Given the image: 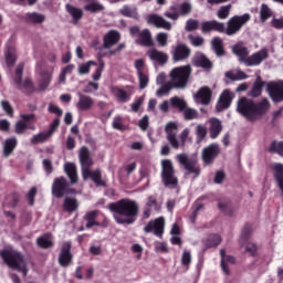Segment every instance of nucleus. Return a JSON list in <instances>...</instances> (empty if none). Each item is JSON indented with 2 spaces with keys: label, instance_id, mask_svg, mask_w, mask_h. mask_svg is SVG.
Returning <instances> with one entry per match:
<instances>
[{
  "label": "nucleus",
  "instance_id": "nucleus-1",
  "mask_svg": "<svg viewBox=\"0 0 283 283\" xmlns=\"http://www.w3.org/2000/svg\"><path fill=\"white\" fill-rule=\"evenodd\" d=\"M107 208L114 213L117 224H134L138 220V203L132 199L124 198L116 202L108 203Z\"/></svg>",
  "mask_w": 283,
  "mask_h": 283
},
{
  "label": "nucleus",
  "instance_id": "nucleus-2",
  "mask_svg": "<svg viewBox=\"0 0 283 283\" xmlns=\"http://www.w3.org/2000/svg\"><path fill=\"white\" fill-rule=\"evenodd\" d=\"M269 109H271V102L266 97L258 103L249 97H240L237 102L238 114L243 116L249 123L260 120Z\"/></svg>",
  "mask_w": 283,
  "mask_h": 283
},
{
  "label": "nucleus",
  "instance_id": "nucleus-3",
  "mask_svg": "<svg viewBox=\"0 0 283 283\" xmlns=\"http://www.w3.org/2000/svg\"><path fill=\"white\" fill-rule=\"evenodd\" d=\"M232 52L239 56V61L244 63L247 67L261 65L262 62L266 61V57L269 56V51H266V49H262L249 56V49L239 44H235L232 48Z\"/></svg>",
  "mask_w": 283,
  "mask_h": 283
},
{
  "label": "nucleus",
  "instance_id": "nucleus-4",
  "mask_svg": "<svg viewBox=\"0 0 283 283\" xmlns=\"http://www.w3.org/2000/svg\"><path fill=\"white\" fill-rule=\"evenodd\" d=\"M0 258L9 269L23 273L24 277L28 275V263H25V256L20 251L4 249L0 251Z\"/></svg>",
  "mask_w": 283,
  "mask_h": 283
},
{
  "label": "nucleus",
  "instance_id": "nucleus-5",
  "mask_svg": "<svg viewBox=\"0 0 283 283\" xmlns=\"http://www.w3.org/2000/svg\"><path fill=\"white\" fill-rule=\"evenodd\" d=\"M192 73L191 64L174 67L169 76L175 90H187Z\"/></svg>",
  "mask_w": 283,
  "mask_h": 283
},
{
  "label": "nucleus",
  "instance_id": "nucleus-6",
  "mask_svg": "<svg viewBox=\"0 0 283 283\" xmlns=\"http://www.w3.org/2000/svg\"><path fill=\"white\" fill-rule=\"evenodd\" d=\"M160 178L166 189H178V176H176V168H174V163L170 159L161 160Z\"/></svg>",
  "mask_w": 283,
  "mask_h": 283
},
{
  "label": "nucleus",
  "instance_id": "nucleus-7",
  "mask_svg": "<svg viewBox=\"0 0 283 283\" xmlns=\"http://www.w3.org/2000/svg\"><path fill=\"white\" fill-rule=\"evenodd\" d=\"M52 196L55 198H63V196H70L71 193H76V190L72 188L71 181L67 178L60 176L53 180L52 184Z\"/></svg>",
  "mask_w": 283,
  "mask_h": 283
},
{
  "label": "nucleus",
  "instance_id": "nucleus-8",
  "mask_svg": "<svg viewBox=\"0 0 283 283\" xmlns=\"http://www.w3.org/2000/svg\"><path fill=\"white\" fill-rule=\"evenodd\" d=\"M176 160L187 170L189 176L193 178H199L201 174L200 165H198V159L196 157H189L187 154H178Z\"/></svg>",
  "mask_w": 283,
  "mask_h": 283
},
{
  "label": "nucleus",
  "instance_id": "nucleus-9",
  "mask_svg": "<svg viewBox=\"0 0 283 283\" xmlns=\"http://www.w3.org/2000/svg\"><path fill=\"white\" fill-rule=\"evenodd\" d=\"M251 21V14L245 13L243 15H234L230 18L227 22V28L224 27V34L228 36H233L242 30V27L247 25Z\"/></svg>",
  "mask_w": 283,
  "mask_h": 283
},
{
  "label": "nucleus",
  "instance_id": "nucleus-10",
  "mask_svg": "<svg viewBox=\"0 0 283 283\" xmlns=\"http://www.w3.org/2000/svg\"><path fill=\"white\" fill-rule=\"evenodd\" d=\"M20 118L21 119L18 120L14 126L15 134H18V136L25 134L27 129H31V132L36 129V126L34 125V123H36V115L34 113L21 114Z\"/></svg>",
  "mask_w": 283,
  "mask_h": 283
},
{
  "label": "nucleus",
  "instance_id": "nucleus-11",
  "mask_svg": "<svg viewBox=\"0 0 283 283\" xmlns=\"http://www.w3.org/2000/svg\"><path fill=\"white\" fill-rule=\"evenodd\" d=\"M144 233H154L156 238H163V235L165 234V218L159 217L154 220H150L144 227Z\"/></svg>",
  "mask_w": 283,
  "mask_h": 283
},
{
  "label": "nucleus",
  "instance_id": "nucleus-12",
  "mask_svg": "<svg viewBox=\"0 0 283 283\" xmlns=\"http://www.w3.org/2000/svg\"><path fill=\"white\" fill-rule=\"evenodd\" d=\"M266 92L273 103H283V81L269 82Z\"/></svg>",
  "mask_w": 283,
  "mask_h": 283
},
{
  "label": "nucleus",
  "instance_id": "nucleus-13",
  "mask_svg": "<svg viewBox=\"0 0 283 283\" xmlns=\"http://www.w3.org/2000/svg\"><path fill=\"white\" fill-rule=\"evenodd\" d=\"M72 260H74V255L72 254V242L65 241L60 250L59 264L60 266H63V269H67V266L72 264Z\"/></svg>",
  "mask_w": 283,
  "mask_h": 283
},
{
  "label": "nucleus",
  "instance_id": "nucleus-14",
  "mask_svg": "<svg viewBox=\"0 0 283 283\" xmlns=\"http://www.w3.org/2000/svg\"><path fill=\"white\" fill-rule=\"evenodd\" d=\"M171 56H172L174 63H180L182 61H187V59L191 56V49L185 43H179L172 48Z\"/></svg>",
  "mask_w": 283,
  "mask_h": 283
},
{
  "label": "nucleus",
  "instance_id": "nucleus-15",
  "mask_svg": "<svg viewBox=\"0 0 283 283\" xmlns=\"http://www.w3.org/2000/svg\"><path fill=\"white\" fill-rule=\"evenodd\" d=\"M218 156H220V146L216 143L205 147L201 153L205 165H213Z\"/></svg>",
  "mask_w": 283,
  "mask_h": 283
},
{
  "label": "nucleus",
  "instance_id": "nucleus-16",
  "mask_svg": "<svg viewBox=\"0 0 283 283\" xmlns=\"http://www.w3.org/2000/svg\"><path fill=\"white\" fill-rule=\"evenodd\" d=\"M78 160H80L82 174L90 170L92 165H94V160L92 159V154L90 153V148H87V146H82L80 148Z\"/></svg>",
  "mask_w": 283,
  "mask_h": 283
},
{
  "label": "nucleus",
  "instance_id": "nucleus-17",
  "mask_svg": "<svg viewBox=\"0 0 283 283\" xmlns=\"http://www.w3.org/2000/svg\"><path fill=\"white\" fill-rule=\"evenodd\" d=\"M165 132L167 134L166 138L170 147H172V149H179L180 142H178V137H176V135L178 134V125H176V123L169 122L166 125Z\"/></svg>",
  "mask_w": 283,
  "mask_h": 283
},
{
  "label": "nucleus",
  "instance_id": "nucleus-18",
  "mask_svg": "<svg viewBox=\"0 0 283 283\" xmlns=\"http://www.w3.org/2000/svg\"><path fill=\"white\" fill-rule=\"evenodd\" d=\"M82 177L83 180H87L88 178H91L96 187H107V182L103 180V174L101 172V169L84 170V172H82Z\"/></svg>",
  "mask_w": 283,
  "mask_h": 283
},
{
  "label": "nucleus",
  "instance_id": "nucleus-19",
  "mask_svg": "<svg viewBox=\"0 0 283 283\" xmlns=\"http://www.w3.org/2000/svg\"><path fill=\"white\" fill-rule=\"evenodd\" d=\"M201 32L202 34H209V32H219L220 34H223L224 23L218 22V20L205 21L201 23Z\"/></svg>",
  "mask_w": 283,
  "mask_h": 283
},
{
  "label": "nucleus",
  "instance_id": "nucleus-20",
  "mask_svg": "<svg viewBox=\"0 0 283 283\" xmlns=\"http://www.w3.org/2000/svg\"><path fill=\"white\" fill-rule=\"evenodd\" d=\"M118 41H120V32L116 30H111L103 36V48L104 50H109L117 45Z\"/></svg>",
  "mask_w": 283,
  "mask_h": 283
},
{
  "label": "nucleus",
  "instance_id": "nucleus-21",
  "mask_svg": "<svg viewBox=\"0 0 283 283\" xmlns=\"http://www.w3.org/2000/svg\"><path fill=\"white\" fill-rule=\"evenodd\" d=\"M191 63L195 67H202V70H211L213 67V62L203 53H197L192 57Z\"/></svg>",
  "mask_w": 283,
  "mask_h": 283
},
{
  "label": "nucleus",
  "instance_id": "nucleus-22",
  "mask_svg": "<svg viewBox=\"0 0 283 283\" xmlns=\"http://www.w3.org/2000/svg\"><path fill=\"white\" fill-rule=\"evenodd\" d=\"M233 101V93L229 90H224L218 101L217 109L218 112H222V109H229L231 107V103Z\"/></svg>",
  "mask_w": 283,
  "mask_h": 283
},
{
  "label": "nucleus",
  "instance_id": "nucleus-23",
  "mask_svg": "<svg viewBox=\"0 0 283 283\" xmlns=\"http://www.w3.org/2000/svg\"><path fill=\"white\" fill-rule=\"evenodd\" d=\"M135 43H137V45H142V48H154L151 31H149V29H144L135 40Z\"/></svg>",
  "mask_w": 283,
  "mask_h": 283
},
{
  "label": "nucleus",
  "instance_id": "nucleus-24",
  "mask_svg": "<svg viewBox=\"0 0 283 283\" xmlns=\"http://www.w3.org/2000/svg\"><path fill=\"white\" fill-rule=\"evenodd\" d=\"M211 96H213V91L209 86H202L195 94V98L200 101L201 105H209L211 103Z\"/></svg>",
  "mask_w": 283,
  "mask_h": 283
},
{
  "label": "nucleus",
  "instance_id": "nucleus-25",
  "mask_svg": "<svg viewBox=\"0 0 283 283\" xmlns=\"http://www.w3.org/2000/svg\"><path fill=\"white\" fill-rule=\"evenodd\" d=\"M148 23L155 25V28H159L161 30H171V22L165 20V18L158 14H151L148 17Z\"/></svg>",
  "mask_w": 283,
  "mask_h": 283
},
{
  "label": "nucleus",
  "instance_id": "nucleus-26",
  "mask_svg": "<svg viewBox=\"0 0 283 283\" xmlns=\"http://www.w3.org/2000/svg\"><path fill=\"white\" fill-rule=\"evenodd\" d=\"M64 172L70 179L71 185H78V170L76 169V164L66 163L64 165Z\"/></svg>",
  "mask_w": 283,
  "mask_h": 283
},
{
  "label": "nucleus",
  "instance_id": "nucleus-27",
  "mask_svg": "<svg viewBox=\"0 0 283 283\" xmlns=\"http://www.w3.org/2000/svg\"><path fill=\"white\" fill-rule=\"evenodd\" d=\"M153 209L155 211H160V206L158 205V200H156L154 196H149L143 212V217L145 220H147L148 218H151Z\"/></svg>",
  "mask_w": 283,
  "mask_h": 283
},
{
  "label": "nucleus",
  "instance_id": "nucleus-28",
  "mask_svg": "<svg viewBox=\"0 0 283 283\" xmlns=\"http://www.w3.org/2000/svg\"><path fill=\"white\" fill-rule=\"evenodd\" d=\"M76 107L80 112H90L94 107V98L90 95L80 94Z\"/></svg>",
  "mask_w": 283,
  "mask_h": 283
},
{
  "label": "nucleus",
  "instance_id": "nucleus-29",
  "mask_svg": "<svg viewBox=\"0 0 283 283\" xmlns=\"http://www.w3.org/2000/svg\"><path fill=\"white\" fill-rule=\"evenodd\" d=\"M210 127H209V134L210 138L212 140H216L220 134H222V122L216 117L211 118L209 120Z\"/></svg>",
  "mask_w": 283,
  "mask_h": 283
},
{
  "label": "nucleus",
  "instance_id": "nucleus-30",
  "mask_svg": "<svg viewBox=\"0 0 283 283\" xmlns=\"http://www.w3.org/2000/svg\"><path fill=\"white\" fill-rule=\"evenodd\" d=\"M264 85H266V82L262 80V76H258L252 85L249 96H251L252 98H258L262 96V91L264 90Z\"/></svg>",
  "mask_w": 283,
  "mask_h": 283
},
{
  "label": "nucleus",
  "instance_id": "nucleus-31",
  "mask_svg": "<svg viewBox=\"0 0 283 283\" xmlns=\"http://www.w3.org/2000/svg\"><path fill=\"white\" fill-rule=\"evenodd\" d=\"M148 56H149L150 61H156L160 65H165V63H167V61H169V56L167 55V53H165L163 51H158L156 49H151L148 52Z\"/></svg>",
  "mask_w": 283,
  "mask_h": 283
},
{
  "label": "nucleus",
  "instance_id": "nucleus-32",
  "mask_svg": "<svg viewBox=\"0 0 283 283\" xmlns=\"http://www.w3.org/2000/svg\"><path fill=\"white\" fill-rule=\"evenodd\" d=\"M98 218V210H92L85 213L83 220L86 222V229H92L93 227H101V223L96 221Z\"/></svg>",
  "mask_w": 283,
  "mask_h": 283
},
{
  "label": "nucleus",
  "instance_id": "nucleus-33",
  "mask_svg": "<svg viewBox=\"0 0 283 283\" xmlns=\"http://www.w3.org/2000/svg\"><path fill=\"white\" fill-rule=\"evenodd\" d=\"M78 200L76 198L66 197L63 202V209L67 213H74V211H78Z\"/></svg>",
  "mask_w": 283,
  "mask_h": 283
},
{
  "label": "nucleus",
  "instance_id": "nucleus-34",
  "mask_svg": "<svg viewBox=\"0 0 283 283\" xmlns=\"http://www.w3.org/2000/svg\"><path fill=\"white\" fill-rule=\"evenodd\" d=\"M65 8H66V12H69L70 15L72 17L74 25H76L78 21L83 19V9L76 8L72 4H66Z\"/></svg>",
  "mask_w": 283,
  "mask_h": 283
},
{
  "label": "nucleus",
  "instance_id": "nucleus-35",
  "mask_svg": "<svg viewBox=\"0 0 283 283\" xmlns=\"http://www.w3.org/2000/svg\"><path fill=\"white\" fill-rule=\"evenodd\" d=\"M211 48L217 56H224V43L220 38H213L211 41Z\"/></svg>",
  "mask_w": 283,
  "mask_h": 283
},
{
  "label": "nucleus",
  "instance_id": "nucleus-36",
  "mask_svg": "<svg viewBox=\"0 0 283 283\" xmlns=\"http://www.w3.org/2000/svg\"><path fill=\"white\" fill-rule=\"evenodd\" d=\"M17 145H18L17 137H11L6 139L4 146H3V156H6V158H8V156H11L14 149H17Z\"/></svg>",
  "mask_w": 283,
  "mask_h": 283
},
{
  "label": "nucleus",
  "instance_id": "nucleus-37",
  "mask_svg": "<svg viewBox=\"0 0 283 283\" xmlns=\"http://www.w3.org/2000/svg\"><path fill=\"white\" fill-rule=\"evenodd\" d=\"M25 23H34V24H39V23H43V21H45V15L41 14V13H36V12H28L24 17H23Z\"/></svg>",
  "mask_w": 283,
  "mask_h": 283
},
{
  "label": "nucleus",
  "instance_id": "nucleus-38",
  "mask_svg": "<svg viewBox=\"0 0 283 283\" xmlns=\"http://www.w3.org/2000/svg\"><path fill=\"white\" fill-rule=\"evenodd\" d=\"M164 17L171 19V21H178L180 19V4H172L168 11L164 13Z\"/></svg>",
  "mask_w": 283,
  "mask_h": 283
},
{
  "label": "nucleus",
  "instance_id": "nucleus-39",
  "mask_svg": "<svg viewBox=\"0 0 283 283\" xmlns=\"http://www.w3.org/2000/svg\"><path fill=\"white\" fill-rule=\"evenodd\" d=\"M6 64L8 67H12L17 63V51L12 46H8L4 52Z\"/></svg>",
  "mask_w": 283,
  "mask_h": 283
},
{
  "label": "nucleus",
  "instance_id": "nucleus-40",
  "mask_svg": "<svg viewBox=\"0 0 283 283\" xmlns=\"http://www.w3.org/2000/svg\"><path fill=\"white\" fill-rule=\"evenodd\" d=\"M111 92L120 101V103H127V101H129V94H127V91L118 86L111 87Z\"/></svg>",
  "mask_w": 283,
  "mask_h": 283
},
{
  "label": "nucleus",
  "instance_id": "nucleus-41",
  "mask_svg": "<svg viewBox=\"0 0 283 283\" xmlns=\"http://www.w3.org/2000/svg\"><path fill=\"white\" fill-rule=\"evenodd\" d=\"M36 244L40 249H52V247H54V242L50 239V233L38 238Z\"/></svg>",
  "mask_w": 283,
  "mask_h": 283
},
{
  "label": "nucleus",
  "instance_id": "nucleus-42",
  "mask_svg": "<svg viewBox=\"0 0 283 283\" xmlns=\"http://www.w3.org/2000/svg\"><path fill=\"white\" fill-rule=\"evenodd\" d=\"M170 105L175 109H178V112H184L187 109V101H185L182 97H179V96L171 97Z\"/></svg>",
  "mask_w": 283,
  "mask_h": 283
},
{
  "label": "nucleus",
  "instance_id": "nucleus-43",
  "mask_svg": "<svg viewBox=\"0 0 283 283\" xmlns=\"http://www.w3.org/2000/svg\"><path fill=\"white\" fill-rule=\"evenodd\" d=\"M50 83H52V74L49 72H42L39 83V90L41 92H45V90H48V87L50 86Z\"/></svg>",
  "mask_w": 283,
  "mask_h": 283
},
{
  "label": "nucleus",
  "instance_id": "nucleus-44",
  "mask_svg": "<svg viewBox=\"0 0 283 283\" xmlns=\"http://www.w3.org/2000/svg\"><path fill=\"white\" fill-rule=\"evenodd\" d=\"M19 202H21V195H19V192H12L7 197V207H9V209H17Z\"/></svg>",
  "mask_w": 283,
  "mask_h": 283
},
{
  "label": "nucleus",
  "instance_id": "nucleus-45",
  "mask_svg": "<svg viewBox=\"0 0 283 283\" xmlns=\"http://www.w3.org/2000/svg\"><path fill=\"white\" fill-rule=\"evenodd\" d=\"M25 64L23 62L19 63L15 67V77L13 78L18 90H21V81H23V70Z\"/></svg>",
  "mask_w": 283,
  "mask_h": 283
},
{
  "label": "nucleus",
  "instance_id": "nucleus-46",
  "mask_svg": "<svg viewBox=\"0 0 283 283\" xmlns=\"http://www.w3.org/2000/svg\"><path fill=\"white\" fill-rule=\"evenodd\" d=\"M268 151L269 154H277L283 158V142L273 140L270 144Z\"/></svg>",
  "mask_w": 283,
  "mask_h": 283
},
{
  "label": "nucleus",
  "instance_id": "nucleus-47",
  "mask_svg": "<svg viewBox=\"0 0 283 283\" xmlns=\"http://www.w3.org/2000/svg\"><path fill=\"white\" fill-rule=\"evenodd\" d=\"M24 92V94H34L36 92V87H34V82L30 78H25L24 81H21V88Z\"/></svg>",
  "mask_w": 283,
  "mask_h": 283
},
{
  "label": "nucleus",
  "instance_id": "nucleus-48",
  "mask_svg": "<svg viewBox=\"0 0 283 283\" xmlns=\"http://www.w3.org/2000/svg\"><path fill=\"white\" fill-rule=\"evenodd\" d=\"M272 17H273V11L271 10V8H269L266 4L263 3L260 10L261 23H266V21H269V19H271Z\"/></svg>",
  "mask_w": 283,
  "mask_h": 283
},
{
  "label": "nucleus",
  "instance_id": "nucleus-49",
  "mask_svg": "<svg viewBox=\"0 0 283 283\" xmlns=\"http://www.w3.org/2000/svg\"><path fill=\"white\" fill-rule=\"evenodd\" d=\"M84 10L86 12H92L93 14H96L97 12H103L105 10V7L101 2H91L84 7Z\"/></svg>",
  "mask_w": 283,
  "mask_h": 283
},
{
  "label": "nucleus",
  "instance_id": "nucleus-50",
  "mask_svg": "<svg viewBox=\"0 0 283 283\" xmlns=\"http://www.w3.org/2000/svg\"><path fill=\"white\" fill-rule=\"evenodd\" d=\"M221 242H222V238L220 237V234H211L208 237L206 241V247L207 249H213L220 245Z\"/></svg>",
  "mask_w": 283,
  "mask_h": 283
},
{
  "label": "nucleus",
  "instance_id": "nucleus-51",
  "mask_svg": "<svg viewBox=\"0 0 283 283\" xmlns=\"http://www.w3.org/2000/svg\"><path fill=\"white\" fill-rule=\"evenodd\" d=\"M170 90H176V86L171 83V81L166 82L163 84L159 90L156 92V96H167L169 94Z\"/></svg>",
  "mask_w": 283,
  "mask_h": 283
},
{
  "label": "nucleus",
  "instance_id": "nucleus-52",
  "mask_svg": "<svg viewBox=\"0 0 283 283\" xmlns=\"http://www.w3.org/2000/svg\"><path fill=\"white\" fill-rule=\"evenodd\" d=\"M218 209L226 216H233V210L231 209V201H219Z\"/></svg>",
  "mask_w": 283,
  "mask_h": 283
},
{
  "label": "nucleus",
  "instance_id": "nucleus-53",
  "mask_svg": "<svg viewBox=\"0 0 283 283\" xmlns=\"http://www.w3.org/2000/svg\"><path fill=\"white\" fill-rule=\"evenodd\" d=\"M193 7L190 2H182L179 4V17H187L191 14Z\"/></svg>",
  "mask_w": 283,
  "mask_h": 283
},
{
  "label": "nucleus",
  "instance_id": "nucleus-54",
  "mask_svg": "<svg viewBox=\"0 0 283 283\" xmlns=\"http://www.w3.org/2000/svg\"><path fill=\"white\" fill-rule=\"evenodd\" d=\"M51 136L49 135V133H39L36 135H33L31 138V145H39L41 143H45V140H48V138H50Z\"/></svg>",
  "mask_w": 283,
  "mask_h": 283
},
{
  "label": "nucleus",
  "instance_id": "nucleus-55",
  "mask_svg": "<svg viewBox=\"0 0 283 283\" xmlns=\"http://www.w3.org/2000/svg\"><path fill=\"white\" fill-rule=\"evenodd\" d=\"M197 143H201L207 138V126L199 124L196 127Z\"/></svg>",
  "mask_w": 283,
  "mask_h": 283
},
{
  "label": "nucleus",
  "instance_id": "nucleus-56",
  "mask_svg": "<svg viewBox=\"0 0 283 283\" xmlns=\"http://www.w3.org/2000/svg\"><path fill=\"white\" fill-rule=\"evenodd\" d=\"M99 66L95 70L92 75L93 81H101V76H103V72L105 71V61L99 59Z\"/></svg>",
  "mask_w": 283,
  "mask_h": 283
},
{
  "label": "nucleus",
  "instance_id": "nucleus-57",
  "mask_svg": "<svg viewBox=\"0 0 283 283\" xmlns=\"http://www.w3.org/2000/svg\"><path fill=\"white\" fill-rule=\"evenodd\" d=\"M231 8H232L231 4L221 7L217 12L218 19H222V20L228 19L229 14H231Z\"/></svg>",
  "mask_w": 283,
  "mask_h": 283
},
{
  "label": "nucleus",
  "instance_id": "nucleus-58",
  "mask_svg": "<svg viewBox=\"0 0 283 283\" xmlns=\"http://www.w3.org/2000/svg\"><path fill=\"white\" fill-rule=\"evenodd\" d=\"M138 76V81H139V88L140 90H145V87H147V85H149V75L145 74V72L139 71V73H137Z\"/></svg>",
  "mask_w": 283,
  "mask_h": 283
},
{
  "label": "nucleus",
  "instance_id": "nucleus-59",
  "mask_svg": "<svg viewBox=\"0 0 283 283\" xmlns=\"http://www.w3.org/2000/svg\"><path fill=\"white\" fill-rule=\"evenodd\" d=\"M92 65H97L96 62L94 61H88L84 64H81L78 66V74L83 75V74H90V70H92Z\"/></svg>",
  "mask_w": 283,
  "mask_h": 283
},
{
  "label": "nucleus",
  "instance_id": "nucleus-60",
  "mask_svg": "<svg viewBox=\"0 0 283 283\" xmlns=\"http://www.w3.org/2000/svg\"><path fill=\"white\" fill-rule=\"evenodd\" d=\"M200 25V22L198 20L189 19L186 22L185 30L186 32H193L198 30V27Z\"/></svg>",
  "mask_w": 283,
  "mask_h": 283
},
{
  "label": "nucleus",
  "instance_id": "nucleus-61",
  "mask_svg": "<svg viewBox=\"0 0 283 283\" xmlns=\"http://www.w3.org/2000/svg\"><path fill=\"white\" fill-rule=\"evenodd\" d=\"M184 116L186 120H193L198 118V111L186 106V109L184 111Z\"/></svg>",
  "mask_w": 283,
  "mask_h": 283
},
{
  "label": "nucleus",
  "instance_id": "nucleus-62",
  "mask_svg": "<svg viewBox=\"0 0 283 283\" xmlns=\"http://www.w3.org/2000/svg\"><path fill=\"white\" fill-rule=\"evenodd\" d=\"M113 129H117V132H125V129H127V126L123 124V118L120 116L114 118Z\"/></svg>",
  "mask_w": 283,
  "mask_h": 283
},
{
  "label": "nucleus",
  "instance_id": "nucleus-63",
  "mask_svg": "<svg viewBox=\"0 0 283 283\" xmlns=\"http://www.w3.org/2000/svg\"><path fill=\"white\" fill-rule=\"evenodd\" d=\"M181 264L182 266H189L191 264V252L185 250L181 255Z\"/></svg>",
  "mask_w": 283,
  "mask_h": 283
},
{
  "label": "nucleus",
  "instance_id": "nucleus-64",
  "mask_svg": "<svg viewBox=\"0 0 283 283\" xmlns=\"http://www.w3.org/2000/svg\"><path fill=\"white\" fill-rule=\"evenodd\" d=\"M271 28H274V30H283V18L277 19L274 18L270 22Z\"/></svg>",
  "mask_w": 283,
  "mask_h": 283
}]
</instances>
